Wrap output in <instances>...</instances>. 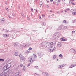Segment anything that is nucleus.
<instances>
[{
  "instance_id": "f257e3e1",
  "label": "nucleus",
  "mask_w": 76,
  "mask_h": 76,
  "mask_svg": "<svg viewBox=\"0 0 76 76\" xmlns=\"http://www.w3.org/2000/svg\"><path fill=\"white\" fill-rule=\"evenodd\" d=\"M40 46L42 47H43L44 48H48V50L50 52H53V51H54L55 50V48L54 47H50V44L48 42H43L40 44Z\"/></svg>"
},
{
  "instance_id": "f03ea898",
  "label": "nucleus",
  "mask_w": 76,
  "mask_h": 76,
  "mask_svg": "<svg viewBox=\"0 0 76 76\" xmlns=\"http://www.w3.org/2000/svg\"><path fill=\"white\" fill-rule=\"evenodd\" d=\"M12 66V64H8L6 65L5 66H4L3 69V70L5 71L4 72H3L4 74H5V75H7V73H8V72L10 71V69L9 68L10 67Z\"/></svg>"
},
{
  "instance_id": "7ed1b4c3",
  "label": "nucleus",
  "mask_w": 76,
  "mask_h": 76,
  "mask_svg": "<svg viewBox=\"0 0 76 76\" xmlns=\"http://www.w3.org/2000/svg\"><path fill=\"white\" fill-rule=\"evenodd\" d=\"M59 37H60L59 33H56L54 34L53 38L55 39H58Z\"/></svg>"
},
{
  "instance_id": "20e7f679",
  "label": "nucleus",
  "mask_w": 76,
  "mask_h": 76,
  "mask_svg": "<svg viewBox=\"0 0 76 76\" xmlns=\"http://www.w3.org/2000/svg\"><path fill=\"white\" fill-rule=\"evenodd\" d=\"M35 61V58H30L28 59V61L29 63H32L34 61Z\"/></svg>"
},
{
  "instance_id": "39448f33",
  "label": "nucleus",
  "mask_w": 76,
  "mask_h": 76,
  "mask_svg": "<svg viewBox=\"0 0 76 76\" xmlns=\"http://www.w3.org/2000/svg\"><path fill=\"white\" fill-rule=\"evenodd\" d=\"M21 73H20V72L19 71H18L17 72H16V73L15 74V76H19L20 75V74Z\"/></svg>"
},
{
  "instance_id": "423d86ee",
  "label": "nucleus",
  "mask_w": 76,
  "mask_h": 76,
  "mask_svg": "<svg viewBox=\"0 0 76 76\" xmlns=\"http://www.w3.org/2000/svg\"><path fill=\"white\" fill-rule=\"evenodd\" d=\"M26 45L25 44H22L20 45V48H25Z\"/></svg>"
},
{
  "instance_id": "0eeeda50",
  "label": "nucleus",
  "mask_w": 76,
  "mask_h": 76,
  "mask_svg": "<svg viewBox=\"0 0 76 76\" xmlns=\"http://www.w3.org/2000/svg\"><path fill=\"white\" fill-rule=\"evenodd\" d=\"M9 74L7 75L4 74V72H2L1 74H0V76H9Z\"/></svg>"
},
{
  "instance_id": "6e6552de",
  "label": "nucleus",
  "mask_w": 76,
  "mask_h": 76,
  "mask_svg": "<svg viewBox=\"0 0 76 76\" xmlns=\"http://www.w3.org/2000/svg\"><path fill=\"white\" fill-rule=\"evenodd\" d=\"M42 75L45 76H49V74L45 72H43L42 73Z\"/></svg>"
},
{
  "instance_id": "1a4fd4ad",
  "label": "nucleus",
  "mask_w": 76,
  "mask_h": 76,
  "mask_svg": "<svg viewBox=\"0 0 76 76\" xmlns=\"http://www.w3.org/2000/svg\"><path fill=\"white\" fill-rule=\"evenodd\" d=\"M10 35L9 34H4L2 35V36L4 37H9Z\"/></svg>"
},
{
  "instance_id": "9d476101",
  "label": "nucleus",
  "mask_w": 76,
  "mask_h": 76,
  "mask_svg": "<svg viewBox=\"0 0 76 76\" xmlns=\"http://www.w3.org/2000/svg\"><path fill=\"white\" fill-rule=\"evenodd\" d=\"M26 60V58L25 57H23V58H20V61L22 62V61H25Z\"/></svg>"
},
{
  "instance_id": "9b49d317",
  "label": "nucleus",
  "mask_w": 76,
  "mask_h": 76,
  "mask_svg": "<svg viewBox=\"0 0 76 76\" xmlns=\"http://www.w3.org/2000/svg\"><path fill=\"white\" fill-rule=\"evenodd\" d=\"M19 43L18 42L15 43H13V45L14 47H16V46H18V45H19Z\"/></svg>"
},
{
  "instance_id": "f8f14e48",
  "label": "nucleus",
  "mask_w": 76,
  "mask_h": 76,
  "mask_svg": "<svg viewBox=\"0 0 76 76\" xmlns=\"http://www.w3.org/2000/svg\"><path fill=\"white\" fill-rule=\"evenodd\" d=\"M10 72H11V73H12V74H13V73H15V71H10V72H8L7 74H9V75L10 74Z\"/></svg>"
},
{
  "instance_id": "ddd939ff",
  "label": "nucleus",
  "mask_w": 76,
  "mask_h": 76,
  "mask_svg": "<svg viewBox=\"0 0 76 76\" xmlns=\"http://www.w3.org/2000/svg\"><path fill=\"white\" fill-rule=\"evenodd\" d=\"M76 64H75V65H71V66L69 67V68H72V67H76Z\"/></svg>"
},
{
  "instance_id": "4468645a",
  "label": "nucleus",
  "mask_w": 76,
  "mask_h": 76,
  "mask_svg": "<svg viewBox=\"0 0 76 76\" xmlns=\"http://www.w3.org/2000/svg\"><path fill=\"white\" fill-rule=\"evenodd\" d=\"M64 66V64L62 65H59L58 66V68H61V67H63Z\"/></svg>"
},
{
  "instance_id": "2eb2a0df",
  "label": "nucleus",
  "mask_w": 76,
  "mask_h": 76,
  "mask_svg": "<svg viewBox=\"0 0 76 76\" xmlns=\"http://www.w3.org/2000/svg\"><path fill=\"white\" fill-rule=\"evenodd\" d=\"M61 46V44L60 42L58 43L57 45V47H60Z\"/></svg>"
},
{
  "instance_id": "dca6fc26",
  "label": "nucleus",
  "mask_w": 76,
  "mask_h": 76,
  "mask_svg": "<svg viewBox=\"0 0 76 76\" xmlns=\"http://www.w3.org/2000/svg\"><path fill=\"white\" fill-rule=\"evenodd\" d=\"M63 22L64 23H66V24H67L69 23V22H66L65 20H64L63 21Z\"/></svg>"
},
{
  "instance_id": "f3484780",
  "label": "nucleus",
  "mask_w": 76,
  "mask_h": 76,
  "mask_svg": "<svg viewBox=\"0 0 76 76\" xmlns=\"http://www.w3.org/2000/svg\"><path fill=\"white\" fill-rule=\"evenodd\" d=\"M34 75H36V76H41V75L40 74H37L36 73H34Z\"/></svg>"
},
{
  "instance_id": "a211bd4d",
  "label": "nucleus",
  "mask_w": 76,
  "mask_h": 76,
  "mask_svg": "<svg viewBox=\"0 0 76 76\" xmlns=\"http://www.w3.org/2000/svg\"><path fill=\"white\" fill-rule=\"evenodd\" d=\"M59 57H61V58H63V56L61 54H60L59 55Z\"/></svg>"
},
{
  "instance_id": "6ab92c4d",
  "label": "nucleus",
  "mask_w": 76,
  "mask_h": 76,
  "mask_svg": "<svg viewBox=\"0 0 76 76\" xmlns=\"http://www.w3.org/2000/svg\"><path fill=\"white\" fill-rule=\"evenodd\" d=\"M2 31H4V32H8L9 31V30L6 29H4Z\"/></svg>"
},
{
  "instance_id": "aec40b11",
  "label": "nucleus",
  "mask_w": 76,
  "mask_h": 76,
  "mask_svg": "<svg viewBox=\"0 0 76 76\" xmlns=\"http://www.w3.org/2000/svg\"><path fill=\"white\" fill-rule=\"evenodd\" d=\"M30 53V51H29L27 50L26 51V53L27 54H29V53Z\"/></svg>"
},
{
  "instance_id": "412c9836",
  "label": "nucleus",
  "mask_w": 76,
  "mask_h": 76,
  "mask_svg": "<svg viewBox=\"0 0 76 76\" xmlns=\"http://www.w3.org/2000/svg\"><path fill=\"white\" fill-rule=\"evenodd\" d=\"M19 56L20 58H21L23 57V56L21 54Z\"/></svg>"
},
{
  "instance_id": "4be33fe9",
  "label": "nucleus",
  "mask_w": 76,
  "mask_h": 76,
  "mask_svg": "<svg viewBox=\"0 0 76 76\" xmlns=\"http://www.w3.org/2000/svg\"><path fill=\"white\" fill-rule=\"evenodd\" d=\"M61 41H66V39H64L63 38H61Z\"/></svg>"
},
{
  "instance_id": "5701e85b",
  "label": "nucleus",
  "mask_w": 76,
  "mask_h": 76,
  "mask_svg": "<svg viewBox=\"0 0 76 76\" xmlns=\"http://www.w3.org/2000/svg\"><path fill=\"white\" fill-rule=\"evenodd\" d=\"M14 54L15 56H17L18 55V52H15Z\"/></svg>"
},
{
  "instance_id": "b1692460",
  "label": "nucleus",
  "mask_w": 76,
  "mask_h": 76,
  "mask_svg": "<svg viewBox=\"0 0 76 76\" xmlns=\"http://www.w3.org/2000/svg\"><path fill=\"white\" fill-rule=\"evenodd\" d=\"M33 56L34 57V58H37V56H36V55H35V54H33Z\"/></svg>"
},
{
  "instance_id": "393cba45",
  "label": "nucleus",
  "mask_w": 76,
  "mask_h": 76,
  "mask_svg": "<svg viewBox=\"0 0 76 76\" xmlns=\"http://www.w3.org/2000/svg\"><path fill=\"white\" fill-rule=\"evenodd\" d=\"M5 20L4 18H3L1 19V22H3V21H4Z\"/></svg>"
},
{
  "instance_id": "a878e982",
  "label": "nucleus",
  "mask_w": 76,
  "mask_h": 76,
  "mask_svg": "<svg viewBox=\"0 0 76 76\" xmlns=\"http://www.w3.org/2000/svg\"><path fill=\"white\" fill-rule=\"evenodd\" d=\"M72 15H76V12H73L72 13Z\"/></svg>"
},
{
  "instance_id": "bb28decb",
  "label": "nucleus",
  "mask_w": 76,
  "mask_h": 76,
  "mask_svg": "<svg viewBox=\"0 0 76 76\" xmlns=\"http://www.w3.org/2000/svg\"><path fill=\"white\" fill-rule=\"evenodd\" d=\"M53 58H54V59H55V58H56V55H54L53 56Z\"/></svg>"
},
{
  "instance_id": "cd10ccee",
  "label": "nucleus",
  "mask_w": 76,
  "mask_h": 76,
  "mask_svg": "<svg viewBox=\"0 0 76 76\" xmlns=\"http://www.w3.org/2000/svg\"><path fill=\"white\" fill-rule=\"evenodd\" d=\"M39 4L40 5H41V6L42 4V2L40 1L39 2Z\"/></svg>"
},
{
  "instance_id": "c85d7f7f",
  "label": "nucleus",
  "mask_w": 76,
  "mask_h": 76,
  "mask_svg": "<svg viewBox=\"0 0 76 76\" xmlns=\"http://www.w3.org/2000/svg\"><path fill=\"white\" fill-rule=\"evenodd\" d=\"M26 45L27 47H29V45H29V44L28 43L26 45Z\"/></svg>"
},
{
  "instance_id": "c756f323",
  "label": "nucleus",
  "mask_w": 76,
  "mask_h": 76,
  "mask_svg": "<svg viewBox=\"0 0 76 76\" xmlns=\"http://www.w3.org/2000/svg\"><path fill=\"white\" fill-rule=\"evenodd\" d=\"M72 0H70L69 3H70V4H72Z\"/></svg>"
},
{
  "instance_id": "7c9ffc66",
  "label": "nucleus",
  "mask_w": 76,
  "mask_h": 76,
  "mask_svg": "<svg viewBox=\"0 0 76 76\" xmlns=\"http://www.w3.org/2000/svg\"><path fill=\"white\" fill-rule=\"evenodd\" d=\"M28 50H29V51H31V50H32V48H30L28 49Z\"/></svg>"
},
{
  "instance_id": "2f4dec72",
  "label": "nucleus",
  "mask_w": 76,
  "mask_h": 76,
  "mask_svg": "<svg viewBox=\"0 0 76 76\" xmlns=\"http://www.w3.org/2000/svg\"><path fill=\"white\" fill-rule=\"evenodd\" d=\"M72 50H73V51H74L75 52V53H76V49H73Z\"/></svg>"
},
{
  "instance_id": "473e14b6",
  "label": "nucleus",
  "mask_w": 76,
  "mask_h": 76,
  "mask_svg": "<svg viewBox=\"0 0 76 76\" xmlns=\"http://www.w3.org/2000/svg\"><path fill=\"white\" fill-rule=\"evenodd\" d=\"M35 68H36V69L38 68V66H35Z\"/></svg>"
},
{
  "instance_id": "72a5a7b5",
  "label": "nucleus",
  "mask_w": 76,
  "mask_h": 76,
  "mask_svg": "<svg viewBox=\"0 0 76 76\" xmlns=\"http://www.w3.org/2000/svg\"><path fill=\"white\" fill-rule=\"evenodd\" d=\"M20 67H22L23 66V64H20Z\"/></svg>"
},
{
  "instance_id": "f704fd0d",
  "label": "nucleus",
  "mask_w": 76,
  "mask_h": 76,
  "mask_svg": "<svg viewBox=\"0 0 76 76\" xmlns=\"http://www.w3.org/2000/svg\"><path fill=\"white\" fill-rule=\"evenodd\" d=\"M31 9L32 12H33L34 10H33V9H32V8H31Z\"/></svg>"
},
{
  "instance_id": "c9c22d12",
  "label": "nucleus",
  "mask_w": 76,
  "mask_h": 76,
  "mask_svg": "<svg viewBox=\"0 0 76 76\" xmlns=\"http://www.w3.org/2000/svg\"><path fill=\"white\" fill-rule=\"evenodd\" d=\"M22 15L23 17H25V15L23 14H22Z\"/></svg>"
},
{
  "instance_id": "e433bc0d",
  "label": "nucleus",
  "mask_w": 76,
  "mask_h": 76,
  "mask_svg": "<svg viewBox=\"0 0 76 76\" xmlns=\"http://www.w3.org/2000/svg\"><path fill=\"white\" fill-rule=\"evenodd\" d=\"M30 65H31V64H29L28 65V66H27V67H29V66H30Z\"/></svg>"
},
{
  "instance_id": "4c0bfd02",
  "label": "nucleus",
  "mask_w": 76,
  "mask_h": 76,
  "mask_svg": "<svg viewBox=\"0 0 76 76\" xmlns=\"http://www.w3.org/2000/svg\"><path fill=\"white\" fill-rule=\"evenodd\" d=\"M0 61H4V59H0Z\"/></svg>"
},
{
  "instance_id": "58836bf2",
  "label": "nucleus",
  "mask_w": 76,
  "mask_h": 76,
  "mask_svg": "<svg viewBox=\"0 0 76 76\" xmlns=\"http://www.w3.org/2000/svg\"><path fill=\"white\" fill-rule=\"evenodd\" d=\"M23 70H25V66H23Z\"/></svg>"
},
{
  "instance_id": "ea45409f",
  "label": "nucleus",
  "mask_w": 76,
  "mask_h": 76,
  "mask_svg": "<svg viewBox=\"0 0 76 76\" xmlns=\"http://www.w3.org/2000/svg\"><path fill=\"white\" fill-rule=\"evenodd\" d=\"M43 25H46L45 23H43Z\"/></svg>"
},
{
  "instance_id": "a19ab883",
  "label": "nucleus",
  "mask_w": 76,
  "mask_h": 76,
  "mask_svg": "<svg viewBox=\"0 0 76 76\" xmlns=\"http://www.w3.org/2000/svg\"><path fill=\"white\" fill-rule=\"evenodd\" d=\"M14 15H15V14H12V16H14Z\"/></svg>"
},
{
  "instance_id": "79ce46f5",
  "label": "nucleus",
  "mask_w": 76,
  "mask_h": 76,
  "mask_svg": "<svg viewBox=\"0 0 76 76\" xmlns=\"http://www.w3.org/2000/svg\"><path fill=\"white\" fill-rule=\"evenodd\" d=\"M73 34H74V33H75V31H72Z\"/></svg>"
},
{
  "instance_id": "37998d69",
  "label": "nucleus",
  "mask_w": 76,
  "mask_h": 76,
  "mask_svg": "<svg viewBox=\"0 0 76 76\" xmlns=\"http://www.w3.org/2000/svg\"><path fill=\"white\" fill-rule=\"evenodd\" d=\"M73 5H75V3H72Z\"/></svg>"
},
{
  "instance_id": "c03bdc74",
  "label": "nucleus",
  "mask_w": 76,
  "mask_h": 76,
  "mask_svg": "<svg viewBox=\"0 0 76 76\" xmlns=\"http://www.w3.org/2000/svg\"><path fill=\"white\" fill-rule=\"evenodd\" d=\"M47 3H49V1H48V0H47Z\"/></svg>"
},
{
  "instance_id": "a18cd8bd",
  "label": "nucleus",
  "mask_w": 76,
  "mask_h": 76,
  "mask_svg": "<svg viewBox=\"0 0 76 76\" xmlns=\"http://www.w3.org/2000/svg\"><path fill=\"white\" fill-rule=\"evenodd\" d=\"M31 16H33V15H32V13H31Z\"/></svg>"
},
{
  "instance_id": "49530a36",
  "label": "nucleus",
  "mask_w": 76,
  "mask_h": 76,
  "mask_svg": "<svg viewBox=\"0 0 76 76\" xmlns=\"http://www.w3.org/2000/svg\"><path fill=\"white\" fill-rule=\"evenodd\" d=\"M53 1V0H50V2H52V1Z\"/></svg>"
},
{
  "instance_id": "de8ad7c7",
  "label": "nucleus",
  "mask_w": 76,
  "mask_h": 76,
  "mask_svg": "<svg viewBox=\"0 0 76 76\" xmlns=\"http://www.w3.org/2000/svg\"><path fill=\"white\" fill-rule=\"evenodd\" d=\"M9 18L10 19H11V18H12L11 17H10V16H8Z\"/></svg>"
},
{
  "instance_id": "09e8293b",
  "label": "nucleus",
  "mask_w": 76,
  "mask_h": 76,
  "mask_svg": "<svg viewBox=\"0 0 76 76\" xmlns=\"http://www.w3.org/2000/svg\"><path fill=\"white\" fill-rule=\"evenodd\" d=\"M39 18L40 19H41V16H39Z\"/></svg>"
},
{
  "instance_id": "8fccbe9b",
  "label": "nucleus",
  "mask_w": 76,
  "mask_h": 76,
  "mask_svg": "<svg viewBox=\"0 0 76 76\" xmlns=\"http://www.w3.org/2000/svg\"><path fill=\"white\" fill-rule=\"evenodd\" d=\"M60 1H58L57 2V3H60Z\"/></svg>"
},
{
  "instance_id": "3c124183",
  "label": "nucleus",
  "mask_w": 76,
  "mask_h": 76,
  "mask_svg": "<svg viewBox=\"0 0 76 76\" xmlns=\"http://www.w3.org/2000/svg\"><path fill=\"white\" fill-rule=\"evenodd\" d=\"M42 16H43V17H45V15H42Z\"/></svg>"
},
{
  "instance_id": "603ef678",
  "label": "nucleus",
  "mask_w": 76,
  "mask_h": 76,
  "mask_svg": "<svg viewBox=\"0 0 76 76\" xmlns=\"http://www.w3.org/2000/svg\"><path fill=\"white\" fill-rule=\"evenodd\" d=\"M50 12H53V11L51 10L50 11Z\"/></svg>"
},
{
  "instance_id": "864d4df0",
  "label": "nucleus",
  "mask_w": 76,
  "mask_h": 76,
  "mask_svg": "<svg viewBox=\"0 0 76 76\" xmlns=\"http://www.w3.org/2000/svg\"><path fill=\"white\" fill-rule=\"evenodd\" d=\"M47 7H48V8L49 7V6H48V5H47Z\"/></svg>"
},
{
  "instance_id": "5fc2aeb1",
  "label": "nucleus",
  "mask_w": 76,
  "mask_h": 76,
  "mask_svg": "<svg viewBox=\"0 0 76 76\" xmlns=\"http://www.w3.org/2000/svg\"><path fill=\"white\" fill-rule=\"evenodd\" d=\"M5 4L6 5H7V3H5Z\"/></svg>"
},
{
  "instance_id": "6e6d98bb",
  "label": "nucleus",
  "mask_w": 76,
  "mask_h": 76,
  "mask_svg": "<svg viewBox=\"0 0 76 76\" xmlns=\"http://www.w3.org/2000/svg\"><path fill=\"white\" fill-rule=\"evenodd\" d=\"M6 10H8V8H6Z\"/></svg>"
},
{
  "instance_id": "4d7b16f0",
  "label": "nucleus",
  "mask_w": 76,
  "mask_h": 76,
  "mask_svg": "<svg viewBox=\"0 0 76 76\" xmlns=\"http://www.w3.org/2000/svg\"><path fill=\"white\" fill-rule=\"evenodd\" d=\"M36 11L37 12V13H38V10H36Z\"/></svg>"
},
{
  "instance_id": "13d9d810",
  "label": "nucleus",
  "mask_w": 76,
  "mask_h": 76,
  "mask_svg": "<svg viewBox=\"0 0 76 76\" xmlns=\"http://www.w3.org/2000/svg\"><path fill=\"white\" fill-rule=\"evenodd\" d=\"M64 11L65 12H67V11H66V10H64Z\"/></svg>"
},
{
  "instance_id": "bf43d9fd",
  "label": "nucleus",
  "mask_w": 76,
  "mask_h": 76,
  "mask_svg": "<svg viewBox=\"0 0 76 76\" xmlns=\"http://www.w3.org/2000/svg\"><path fill=\"white\" fill-rule=\"evenodd\" d=\"M27 18L28 20H29V18L28 17Z\"/></svg>"
},
{
  "instance_id": "052dcab7",
  "label": "nucleus",
  "mask_w": 76,
  "mask_h": 76,
  "mask_svg": "<svg viewBox=\"0 0 76 76\" xmlns=\"http://www.w3.org/2000/svg\"><path fill=\"white\" fill-rule=\"evenodd\" d=\"M63 1H65V0H62Z\"/></svg>"
},
{
  "instance_id": "680f3d73",
  "label": "nucleus",
  "mask_w": 76,
  "mask_h": 76,
  "mask_svg": "<svg viewBox=\"0 0 76 76\" xmlns=\"http://www.w3.org/2000/svg\"><path fill=\"white\" fill-rule=\"evenodd\" d=\"M68 10L69 11H70V9H68Z\"/></svg>"
},
{
  "instance_id": "e2e57ef3",
  "label": "nucleus",
  "mask_w": 76,
  "mask_h": 76,
  "mask_svg": "<svg viewBox=\"0 0 76 76\" xmlns=\"http://www.w3.org/2000/svg\"><path fill=\"white\" fill-rule=\"evenodd\" d=\"M57 6H58V4H57Z\"/></svg>"
},
{
  "instance_id": "0e129e2a",
  "label": "nucleus",
  "mask_w": 76,
  "mask_h": 76,
  "mask_svg": "<svg viewBox=\"0 0 76 76\" xmlns=\"http://www.w3.org/2000/svg\"><path fill=\"white\" fill-rule=\"evenodd\" d=\"M53 43L54 42H53L52 43H51V44H53Z\"/></svg>"
},
{
  "instance_id": "69168bd1",
  "label": "nucleus",
  "mask_w": 76,
  "mask_h": 76,
  "mask_svg": "<svg viewBox=\"0 0 76 76\" xmlns=\"http://www.w3.org/2000/svg\"><path fill=\"white\" fill-rule=\"evenodd\" d=\"M64 28H66V26H64Z\"/></svg>"
},
{
  "instance_id": "338daca9",
  "label": "nucleus",
  "mask_w": 76,
  "mask_h": 76,
  "mask_svg": "<svg viewBox=\"0 0 76 76\" xmlns=\"http://www.w3.org/2000/svg\"><path fill=\"white\" fill-rule=\"evenodd\" d=\"M58 1H61V0H58Z\"/></svg>"
},
{
  "instance_id": "774afa93",
  "label": "nucleus",
  "mask_w": 76,
  "mask_h": 76,
  "mask_svg": "<svg viewBox=\"0 0 76 76\" xmlns=\"http://www.w3.org/2000/svg\"><path fill=\"white\" fill-rule=\"evenodd\" d=\"M49 18H50V17H49Z\"/></svg>"
}]
</instances>
